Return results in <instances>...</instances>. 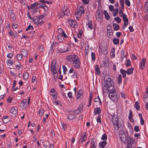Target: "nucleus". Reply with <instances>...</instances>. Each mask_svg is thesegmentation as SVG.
Here are the masks:
<instances>
[{"instance_id": "12", "label": "nucleus", "mask_w": 148, "mask_h": 148, "mask_svg": "<svg viewBox=\"0 0 148 148\" xmlns=\"http://www.w3.org/2000/svg\"><path fill=\"white\" fill-rule=\"evenodd\" d=\"M83 91L82 89H80L78 91L77 95V99H78L83 97Z\"/></svg>"}, {"instance_id": "39", "label": "nucleus", "mask_w": 148, "mask_h": 148, "mask_svg": "<svg viewBox=\"0 0 148 148\" xmlns=\"http://www.w3.org/2000/svg\"><path fill=\"white\" fill-rule=\"evenodd\" d=\"M58 38L60 42L64 40L61 34H59L58 36Z\"/></svg>"}, {"instance_id": "48", "label": "nucleus", "mask_w": 148, "mask_h": 148, "mask_svg": "<svg viewBox=\"0 0 148 148\" xmlns=\"http://www.w3.org/2000/svg\"><path fill=\"white\" fill-rule=\"evenodd\" d=\"M95 54L93 53L92 52L91 53V58L93 60H95L96 59V57H95Z\"/></svg>"}, {"instance_id": "23", "label": "nucleus", "mask_w": 148, "mask_h": 148, "mask_svg": "<svg viewBox=\"0 0 148 148\" xmlns=\"http://www.w3.org/2000/svg\"><path fill=\"white\" fill-rule=\"evenodd\" d=\"M76 117V116L73 113H71L69 114L68 116V118L70 120H72Z\"/></svg>"}, {"instance_id": "30", "label": "nucleus", "mask_w": 148, "mask_h": 148, "mask_svg": "<svg viewBox=\"0 0 148 148\" xmlns=\"http://www.w3.org/2000/svg\"><path fill=\"white\" fill-rule=\"evenodd\" d=\"M113 42L114 45H118L119 43V40L116 38H114L113 39Z\"/></svg>"}, {"instance_id": "43", "label": "nucleus", "mask_w": 148, "mask_h": 148, "mask_svg": "<svg viewBox=\"0 0 148 148\" xmlns=\"http://www.w3.org/2000/svg\"><path fill=\"white\" fill-rule=\"evenodd\" d=\"M123 17V20L124 22H128V20L127 18L126 15L125 14L124 16H122Z\"/></svg>"}, {"instance_id": "55", "label": "nucleus", "mask_w": 148, "mask_h": 148, "mask_svg": "<svg viewBox=\"0 0 148 148\" xmlns=\"http://www.w3.org/2000/svg\"><path fill=\"white\" fill-rule=\"evenodd\" d=\"M35 7L36 6L34 3L31 5L30 8L31 9V11H33Z\"/></svg>"}, {"instance_id": "31", "label": "nucleus", "mask_w": 148, "mask_h": 148, "mask_svg": "<svg viewBox=\"0 0 148 148\" xmlns=\"http://www.w3.org/2000/svg\"><path fill=\"white\" fill-rule=\"evenodd\" d=\"M134 69L133 68H131L128 69L127 71V74L130 75L133 73Z\"/></svg>"}, {"instance_id": "7", "label": "nucleus", "mask_w": 148, "mask_h": 148, "mask_svg": "<svg viewBox=\"0 0 148 148\" xmlns=\"http://www.w3.org/2000/svg\"><path fill=\"white\" fill-rule=\"evenodd\" d=\"M73 66L76 69H79L80 68L81 63L79 58L78 59L73 63Z\"/></svg>"}, {"instance_id": "42", "label": "nucleus", "mask_w": 148, "mask_h": 148, "mask_svg": "<svg viewBox=\"0 0 148 148\" xmlns=\"http://www.w3.org/2000/svg\"><path fill=\"white\" fill-rule=\"evenodd\" d=\"M8 13L9 15L10 16L15 14L13 12V10L12 9H10L9 10Z\"/></svg>"}, {"instance_id": "49", "label": "nucleus", "mask_w": 148, "mask_h": 148, "mask_svg": "<svg viewBox=\"0 0 148 148\" xmlns=\"http://www.w3.org/2000/svg\"><path fill=\"white\" fill-rule=\"evenodd\" d=\"M11 17V20L13 21H15L16 20V17L15 15V14L10 16Z\"/></svg>"}, {"instance_id": "33", "label": "nucleus", "mask_w": 148, "mask_h": 148, "mask_svg": "<svg viewBox=\"0 0 148 148\" xmlns=\"http://www.w3.org/2000/svg\"><path fill=\"white\" fill-rule=\"evenodd\" d=\"M6 63L8 65L11 66L13 63V60H7Z\"/></svg>"}, {"instance_id": "15", "label": "nucleus", "mask_w": 148, "mask_h": 148, "mask_svg": "<svg viewBox=\"0 0 148 148\" xmlns=\"http://www.w3.org/2000/svg\"><path fill=\"white\" fill-rule=\"evenodd\" d=\"M87 139V134L85 132H84L82 136L80 138V140L82 143L83 142L86 140Z\"/></svg>"}, {"instance_id": "20", "label": "nucleus", "mask_w": 148, "mask_h": 148, "mask_svg": "<svg viewBox=\"0 0 148 148\" xmlns=\"http://www.w3.org/2000/svg\"><path fill=\"white\" fill-rule=\"evenodd\" d=\"M95 69L96 73L98 75H100L101 74V72L99 66L98 65H96Z\"/></svg>"}, {"instance_id": "34", "label": "nucleus", "mask_w": 148, "mask_h": 148, "mask_svg": "<svg viewBox=\"0 0 148 148\" xmlns=\"http://www.w3.org/2000/svg\"><path fill=\"white\" fill-rule=\"evenodd\" d=\"M33 23L36 25H38L39 20L37 18L35 19L33 18V19L32 20Z\"/></svg>"}, {"instance_id": "53", "label": "nucleus", "mask_w": 148, "mask_h": 148, "mask_svg": "<svg viewBox=\"0 0 148 148\" xmlns=\"http://www.w3.org/2000/svg\"><path fill=\"white\" fill-rule=\"evenodd\" d=\"M122 9H120L119 11V14L121 17H122L123 16H124V15Z\"/></svg>"}, {"instance_id": "8", "label": "nucleus", "mask_w": 148, "mask_h": 148, "mask_svg": "<svg viewBox=\"0 0 148 148\" xmlns=\"http://www.w3.org/2000/svg\"><path fill=\"white\" fill-rule=\"evenodd\" d=\"M119 136L120 139L121 140L126 139V135L124 132L122 130H120L119 132Z\"/></svg>"}, {"instance_id": "63", "label": "nucleus", "mask_w": 148, "mask_h": 148, "mask_svg": "<svg viewBox=\"0 0 148 148\" xmlns=\"http://www.w3.org/2000/svg\"><path fill=\"white\" fill-rule=\"evenodd\" d=\"M18 27V24L15 23L13 24L12 25V28L13 29H16Z\"/></svg>"}, {"instance_id": "36", "label": "nucleus", "mask_w": 148, "mask_h": 148, "mask_svg": "<svg viewBox=\"0 0 148 148\" xmlns=\"http://www.w3.org/2000/svg\"><path fill=\"white\" fill-rule=\"evenodd\" d=\"M44 110L42 108H40L39 111V115L40 116L43 115L44 114Z\"/></svg>"}, {"instance_id": "45", "label": "nucleus", "mask_w": 148, "mask_h": 148, "mask_svg": "<svg viewBox=\"0 0 148 148\" xmlns=\"http://www.w3.org/2000/svg\"><path fill=\"white\" fill-rule=\"evenodd\" d=\"M16 58L17 60L19 61L21 60L23 58L21 55L20 54H18L17 55Z\"/></svg>"}, {"instance_id": "24", "label": "nucleus", "mask_w": 148, "mask_h": 148, "mask_svg": "<svg viewBox=\"0 0 148 148\" xmlns=\"http://www.w3.org/2000/svg\"><path fill=\"white\" fill-rule=\"evenodd\" d=\"M70 11L69 9L67 8L63 10V14L64 15H68V14L69 13Z\"/></svg>"}, {"instance_id": "18", "label": "nucleus", "mask_w": 148, "mask_h": 148, "mask_svg": "<svg viewBox=\"0 0 148 148\" xmlns=\"http://www.w3.org/2000/svg\"><path fill=\"white\" fill-rule=\"evenodd\" d=\"M71 27H74L76 24L75 21L70 20L68 21Z\"/></svg>"}, {"instance_id": "26", "label": "nucleus", "mask_w": 148, "mask_h": 148, "mask_svg": "<svg viewBox=\"0 0 148 148\" xmlns=\"http://www.w3.org/2000/svg\"><path fill=\"white\" fill-rule=\"evenodd\" d=\"M104 14L105 16V18L107 20L110 19V15L108 14V13L106 10H105L104 12Z\"/></svg>"}, {"instance_id": "5", "label": "nucleus", "mask_w": 148, "mask_h": 148, "mask_svg": "<svg viewBox=\"0 0 148 148\" xmlns=\"http://www.w3.org/2000/svg\"><path fill=\"white\" fill-rule=\"evenodd\" d=\"M29 104L27 103V99H24L21 101L20 105L23 109H25Z\"/></svg>"}, {"instance_id": "3", "label": "nucleus", "mask_w": 148, "mask_h": 148, "mask_svg": "<svg viewBox=\"0 0 148 148\" xmlns=\"http://www.w3.org/2000/svg\"><path fill=\"white\" fill-rule=\"evenodd\" d=\"M79 58L77 55H70L67 57L66 60L68 62L73 63Z\"/></svg>"}, {"instance_id": "51", "label": "nucleus", "mask_w": 148, "mask_h": 148, "mask_svg": "<svg viewBox=\"0 0 148 148\" xmlns=\"http://www.w3.org/2000/svg\"><path fill=\"white\" fill-rule=\"evenodd\" d=\"M145 98L144 99V101L146 103H148V94L147 95V96H145Z\"/></svg>"}, {"instance_id": "9", "label": "nucleus", "mask_w": 148, "mask_h": 148, "mask_svg": "<svg viewBox=\"0 0 148 148\" xmlns=\"http://www.w3.org/2000/svg\"><path fill=\"white\" fill-rule=\"evenodd\" d=\"M146 62V58H142L141 62L140 63V68L142 70L144 69L145 67V64Z\"/></svg>"}, {"instance_id": "28", "label": "nucleus", "mask_w": 148, "mask_h": 148, "mask_svg": "<svg viewBox=\"0 0 148 148\" xmlns=\"http://www.w3.org/2000/svg\"><path fill=\"white\" fill-rule=\"evenodd\" d=\"M118 83L120 84L122 82V77L121 74H119L117 77Z\"/></svg>"}, {"instance_id": "4", "label": "nucleus", "mask_w": 148, "mask_h": 148, "mask_svg": "<svg viewBox=\"0 0 148 148\" xmlns=\"http://www.w3.org/2000/svg\"><path fill=\"white\" fill-rule=\"evenodd\" d=\"M100 11V10L99 9L97 10L95 15L96 20L100 22H101L102 21V18Z\"/></svg>"}, {"instance_id": "61", "label": "nucleus", "mask_w": 148, "mask_h": 148, "mask_svg": "<svg viewBox=\"0 0 148 148\" xmlns=\"http://www.w3.org/2000/svg\"><path fill=\"white\" fill-rule=\"evenodd\" d=\"M58 32L59 34H61L64 31L61 28H59L58 29Z\"/></svg>"}, {"instance_id": "1", "label": "nucleus", "mask_w": 148, "mask_h": 148, "mask_svg": "<svg viewBox=\"0 0 148 148\" xmlns=\"http://www.w3.org/2000/svg\"><path fill=\"white\" fill-rule=\"evenodd\" d=\"M102 89L103 91L104 90L112 91L114 90V82L110 77L108 78L107 80L103 83Z\"/></svg>"}, {"instance_id": "6", "label": "nucleus", "mask_w": 148, "mask_h": 148, "mask_svg": "<svg viewBox=\"0 0 148 148\" xmlns=\"http://www.w3.org/2000/svg\"><path fill=\"white\" fill-rule=\"evenodd\" d=\"M58 51L61 53H66L68 51V48L66 45H61Z\"/></svg>"}, {"instance_id": "59", "label": "nucleus", "mask_w": 148, "mask_h": 148, "mask_svg": "<svg viewBox=\"0 0 148 148\" xmlns=\"http://www.w3.org/2000/svg\"><path fill=\"white\" fill-rule=\"evenodd\" d=\"M125 3L126 5L128 6H130V3L129 0H125Z\"/></svg>"}, {"instance_id": "13", "label": "nucleus", "mask_w": 148, "mask_h": 148, "mask_svg": "<svg viewBox=\"0 0 148 148\" xmlns=\"http://www.w3.org/2000/svg\"><path fill=\"white\" fill-rule=\"evenodd\" d=\"M83 109V105L82 104H80L78 109L74 110L75 113L77 114H79Z\"/></svg>"}, {"instance_id": "38", "label": "nucleus", "mask_w": 148, "mask_h": 148, "mask_svg": "<svg viewBox=\"0 0 148 148\" xmlns=\"http://www.w3.org/2000/svg\"><path fill=\"white\" fill-rule=\"evenodd\" d=\"M120 4L122 9L124 8V0H119Z\"/></svg>"}, {"instance_id": "37", "label": "nucleus", "mask_w": 148, "mask_h": 148, "mask_svg": "<svg viewBox=\"0 0 148 148\" xmlns=\"http://www.w3.org/2000/svg\"><path fill=\"white\" fill-rule=\"evenodd\" d=\"M71 77L73 78H76V79L78 78V77H77V72L74 71L73 75L71 76Z\"/></svg>"}, {"instance_id": "64", "label": "nucleus", "mask_w": 148, "mask_h": 148, "mask_svg": "<svg viewBox=\"0 0 148 148\" xmlns=\"http://www.w3.org/2000/svg\"><path fill=\"white\" fill-rule=\"evenodd\" d=\"M62 129L64 130L66 128V126L65 124L62 123Z\"/></svg>"}, {"instance_id": "56", "label": "nucleus", "mask_w": 148, "mask_h": 148, "mask_svg": "<svg viewBox=\"0 0 148 148\" xmlns=\"http://www.w3.org/2000/svg\"><path fill=\"white\" fill-rule=\"evenodd\" d=\"M103 50L102 51V53L104 55L108 53V51L106 50V47H104L103 48Z\"/></svg>"}, {"instance_id": "17", "label": "nucleus", "mask_w": 148, "mask_h": 148, "mask_svg": "<svg viewBox=\"0 0 148 148\" xmlns=\"http://www.w3.org/2000/svg\"><path fill=\"white\" fill-rule=\"evenodd\" d=\"M84 8L82 7H80L79 9L77 12L76 13L77 15L80 16H81L82 14H84Z\"/></svg>"}, {"instance_id": "62", "label": "nucleus", "mask_w": 148, "mask_h": 148, "mask_svg": "<svg viewBox=\"0 0 148 148\" xmlns=\"http://www.w3.org/2000/svg\"><path fill=\"white\" fill-rule=\"evenodd\" d=\"M13 54L11 53H10L8 54L7 56V57L8 58L11 59L12 58L13 56Z\"/></svg>"}, {"instance_id": "11", "label": "nucleus", "mask_w": 148, "mask_h": 148, "mask_svg": "<svg viewBox=\"0 0 148 148\" xmlns=\"http://www.w3.org/2000/svg\"><path fill=\"white\" fill-rule=\"evenodd\" d=\"M109 91V97L113 101H115V95L114 94V90L113 91L112 90H108Z\"/></svg>"}, {"instance_id": "57", "label": "nucleus", "mask_w": 148, "mask_h": 148, "mask_svg": "<svg viewBox=\"0 0 148 148\" xmlns=\"http://www.w3.org/2000/svg\"><path fill=\"white\" fill-rule=\"evenodd\" d=\"M8 117L7 116H3L2 118V120L3 121V122L5 123H6L8 122L7 121H5V120H6V119H8Z\"/></svg>"}, {"instance_id": "14", "label": "nucleus", "mask_w": 148, "mask_h": 148, "mask_svg": "<svg viewBox=\"0 0 148 148\" xmlns=\"http://www.w3.org/2000/svg\"><path fill=\"white\" fill-rule=\"evenodd\" d=\"M10 113L14 115L16 114L17 113V109L16 107L11 108L10 110Z\"/></svg>"}, {"instance_id": "10", "label": "nucleus", "mask_w": 148, "mask_h": 148, "mask_svg": "<svg viewBox=\"0 0 148 148\" xmlns=\"http://www.w3.org/2000/svg\"><path fill=\"white\" fill-rule=\"evenodd\" d=\"M97 144L96 140L94 138H92L91 140L90 147L91 148H96Z\"/></svg>"}, {"instance_id": "32", "label": "nucleus", "mask_w": 148, "mask_h": 148, "mask_svg": "<svg viewBox=\"0 0 148 148\" xmlns=\"http://www.w3.org/2000/svg\"><path fill=\"white\" fill-rule=\"evenodd\" d=\"M87 25L88 26V27L90 29H92V22L91 21H88V23L87 24Z\"/></svg>"}, {"instance_id": "21", "label": "nucleus", "mask_w": 148, "mask_h": 148, "mask_svg": "<svg viewBox=\"0 0 148 148\" xmlns=\"http://www.w3.org/2000/svg\"><path fill=\"white\" fill-rule=\"evenodd\" d=\"M21 53L23 57H26L27 55V52L25 49H22L21 51Z\"/></svg>"}, {"instance_id": "22", "label": "nucleus", "mask_w": 148, "mask_h": 148, "mask_svg": "<svg viewBox=\"0 0 148 148\" xmlns=\"http://www.w3.org/2000/svg\"><path fill=\"white\" fill-rule=\"evenodd\" d=\"M106 140H104L102 142H101L99 143V145L100 148L104 147L106 144Z\"/></svg>"}, {"instance_id": "46", "label": "nucleus", "mask_w": 148, "mask_h": 148, "mask_svg": "<svg viewBox=\"0 0 148 148\" xmlns=\"http://www.w3.org/2000/svg\"><path fill=\"white\" fill-rule=\"evenodd\" d=\"M135 107H136V109L137 110H139L140 109V106H139V104L138 102L136 101L135 102Z\"/></svg>"}, {"instance_id": "25", "label": "nucleus", "mask_w": 148, "mask_h": 148, "mask_svg": "<svg viewBox=\"0 0 148 148\" xmlns=\"http://www.w3.org/2000/svg\"><path fill=\"white\" fill-rule=\"evenodd\" d=\"M113 29H114V30L115 31L119 29V25L116 23H113Z\"/></svg>"}, {"instance_id": "50", "label": "nucleus", "mask_w": 148, "mask_h": 148, "mask_svg": "<svg viewBox=\"0 0 148 148\" xmlns=\"http://www.w3.org/2000/svg\"><path fill=\"white\" fill-rule=\"evenodd\" d=\"M132 111L131 110H130L129 111V119L130 120H131V119H132Z\"/></svg>"}, {"instance_id": "40", "label": "nucleus", "mask_w": 148, "mask_h": 148, "mask_svg": "<svg viewBox=\"0 0 148 148\" xmlns=\"http://www.w3.org/2000/svg\"><path fill=\"white\" fill-rule=\"evenodd\" d=\"M114 20L116 21L118 23H120L121 21V19L118 17L115 18Z\"/></svg>"}, {"instance_id": "27", "label": "nucleus", "mask_w": 148, "mask_h": 148, "mask_svg": "<svg viewBox=\"0 0 148 148\" xmlns=\"http://www.w3.org/2000/svg\"><path fill=\"white\" fill-rule=\"evenodd\" d=\"M101 111V110L99 108L97 107L94 110L95 115L99 114L100 113Z\"/></svg>"}, {"instance_id": "60", "label": "nucleus", "mask_w": 148, "mask_h": 148, "mask_svg": "<svg viewBox=\"0 0 148 148\" xmlns=\"http://www.w3.org/2000/svg\"><path fill=\"white\" fill-rule=\"evenodd\" d=\"M95 102H99V103L101 102V101L99 96H98L97 98L95 99Z\"/></svg>"}, {"instance_id": "47", "label": "nucleus", "mask_w": 148, "mask_h": 148, "mask_svg": "<svg viewBox=\"0 0 148 148\" xmlns=\"http://www.w3.org/2000/svg\"><path fill=\"white\" fill-rule=\"evenodd\" d=\"M107 138V136L106 134H104L102 135V136L101 138V140H106Z\"/></svg>"}, {"instance_id": "58", "label": "nucleus", "mask_w": 148, "mask_h": 148, "mask_svg": "<svg viewBox=\"0 0 148 148\" xmlns=\"http://www.w3.org/2000/svg\"><path fill=\"white\" fill-rule=\"evenodd\" d=\"M134 129V131L136 132H138L139 130V127L137 125L135 126Z\"/></svg>"}, {"instance_id": "35", "label": "nucleus", "mask_w": 148, "mask_h": 148, "mask_svg": "<svg viewBox=\"0 0 148 148\" xmlns=\"http://www.w3.org/2000/svg\"><path fill=\"white\" fill-rule=\"evenodd\" d=\"M40 2L42 3H47V4H51L52 3L51 2L49 1H47L44 0H41L40 1Z\"/></svg>"}, {"instance_id": "19", "label": "nucleus", "mask_w": 148, "mask_h": 148, "mask_svg": "<svg viewBox=\"0 0 148 148\" xmlns=\"http://www.w3.org/2000/svg\"><path fill=\"white\" fill-rule=\"evenodd\" d=\"M56 62H55L54 64H51V69L53 73H57V72L56 71Z\"/></svg>"}, {"instance_id": "16", "label": "nucleus", "mask_w": 148, "mask_h": 148, "mask_svg": "<svg viewBox=\"0 0 148 148\" xmlns=\"http://www.w3.org/2000/svg\"><path fill=\"white\" fill-rule=\"evenodd\" d=\"M50 94L51 96L55 99L57 97V93L54 88H51L50 90Z\"/></svg>"}, {"instance_id": "52", "label": "nucleus", "mask_w": 148, "mask_h": 148, "mask_svg": "<svg viewBox=\"0 0 148 148\" xmlns=\"http://www.w3.org/2000/svg\"><path fill=\"white\" fill-rule=\"evenodd\" d=\"M23 78L24 79H26L28 78L29 77V75L28 73H25L23 74Z\"/></svg>"}, {"instance_id": "44", "label": "nucleus", "mask_w": 148, "mask_h": 148, "mask_svg": "<svg viewBox=\"0 0 148 148\" xmlns=\"http://www.w3.org/2000/svg\"><path fill=\"white\" fill-rule=\"evenodd\" d=\"M33 29V27L32 25H29L26 28V30L27 31L32 30Z\"/></svg>"}, {"instance_id": "29", "label": "nucleus", "mask_w": 148, "mask_h": 148, "mask_svg": "<svg viewBox=\"0 0 148 148\" xmlns=\"http://www.w3.org/2000/svg\"><path fill=\"white\" fill-rule=\"evenodd\" d=\"M120 73L122 74L123 78H125L126 76V73L127 71L123 69H121L120 70Z\"/></svg>"}, {"instance_id": "41", "label": "nucleus", "mask_w": 148, "mask_h": 148, "mask_svg": "<svg viewBox=\"0 0 148 148\" xmlns=\"http://www.w3.org/2000/svg\"><path fill=\"white\" fill-rule=\"evenodd\" d=\"M131 64L130 60L129 59L127 60L125 62L126 66L127 67H128L130 66Z\"/></svg>"}, {"instance_id": "2", "label": "nucleus", "mask_w": 148, "mask_h": 148, "mask_svg": "<svg viewBox=\"0 0 148 148\" xmlns=\"http://www.w3.org/2000/svg\"><path fill=\"white\" fill-rule=\"evenodd\" d=\"M112 121L114 124V127L115 130H118L120 127L121 125L118 123V118L117 116L115 114H113L112 116Z\"/></svg>"}, {"instance_id": "54", "label": "nucleus", "mask_w": 148, "mask_h": 148, "mask_svg": "<svg viewBox=\"0 0 148 148\" xmlns=\"http://www.w3.org/2000/svg\"><path fill=\"white\" fill-rule=\"evenodd\" d=\"M16 69L18 70H20L21 68V66L20 62H19V64L16 65Z\"/></svg>"}]
</instances>
